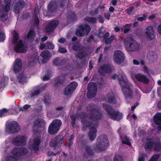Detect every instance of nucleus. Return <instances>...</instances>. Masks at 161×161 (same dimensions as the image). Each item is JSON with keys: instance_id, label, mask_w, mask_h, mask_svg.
<instances>
[{"instance_id": "1", "label": "nucleus", "mask_w": 161, "mask_h": 161, "mask_svg": "<svg viewBox=\"0 0 161 161\" xmlns=\"http://www.w3.org/2000/svg\"><path fill=\"white\" fill-rule=\"evenodd\" d=\"M96 147L93 148L89 145H86L84 147V157H87V156H92L94 155L96 152L105 150L109 144V140L107 136L104 134L100 135L98 137Z\"/></svg>"}, {"instance_id": "2", "label": "nucleus", "mask_w": 161, "mask_h": 161, "mask_svg": "<svg viewBox=\"0 0 161 161\" xmlns=\"http://www.w3.org/2000/svg\"><path fill=\"white\" fill-rule=\"evenodd\" d=\"M117 77L120 85L121 86L123 92L126 99H132L133 98L132 88L133 85L129 82L125 75L123 73H120L117 76L116 74L113 75L111 77L113 80H115Z\"/></svg>"}, {"instance_id": "3", "label": "nucleus", "mask_w": 161, "mask_h": 161, "mask_svg": "<svg viewBox=\"0 0 161 161\" xmlns=\"http://www.w3.org/2000/svg\"><path fill=\"white\" fill-rule=\"evenodd\" d=\"M103 106L111 119L114 120L119 121L123 118V114L115 110L112 106L105 103L103 104Z\"/></svg>"}, {"instance_id": "4", "label": "nucleus", "mask_w": 161, "mask_h": 161, "mask_svg": "<svg viewBox=\"0 0 161 161\" xmlns=\"http://www.w3.org/2000/svg\"><path fill=\"white\" fill-rule=\"evenodd\" d=\"M11 153L13 155H8L6 159V161H17L16 157L26 155L28 153L29 151L26 148L17 147L14 148Z\"/></svg>"}, {"instance_id": "5", "label": "nucleus", "mask_w": 161, "mask_h": 161, "mask_svg": "<svg viewBox=\"0 0 161 161\" xmlns=\"http://www.w3.org/2000/svg\"><path fill=\"white\" fill-rule=\"evenodd\" d=\"M83 125L86 127L90 129L88 135L90 141H93L96 138L97 132L96 124L92 121H85L83 122Z\"/></svg>"}, {"instance_id": "6", "label": "nucleus", "mask_w": 161, "mask_h": 161, "mask_svg": "<svg viewBox=\"0 0 161 161\" xmlns=\"http://www.w3.org/2000/svg\"><path fill=\"white\" fill-rule=\"evenodd\" d=\"M62 124V122L60 119L53 120L48 127V133L51 135L57 134L59 131Z\"/></svg>"}, {"instance_id": "7", "label": "nucleus", "mask_w": 161, "mask_h": 161, "mask_svg": "<svg viewBox=\"0 0 161 161\" xmlns=\"http://www.w3.org/2000/svg\"><path fill=\"white\" fill-rule=\"evenodd\" d=\"M91 27L87 24L80 25L76 31V34L78 37L87 35L90 31Z\"/></svg>"}, {"instance_id": "8", "label": "nucleus", "mask_w": 161, "mask_h": 161, "mask_svg": "<svg viewBox=\"0 0 161 161\" xmlns=\"http://www.w3.org/2000/svg\"><path fill=\"white\" fill-rule=\"evenodd\" d=\"M20 130V127L18 123L15 121L9 122L6 125V130L9 133L15 134Z\"/></svg>"}, {"instance_id": "9", "label": "nucleus", "mask_w": 161, "mask_h": 161, "mask_svg": "<svg viewBox=\"0 0 161 161\" xmlns=\"http://www.w3.org/2000/svg\"><path fill=\"white\" fill-rule=\"evenodd\" d=\"M86 97L89 99L94 97L97 92V87L95 83L91 82L88 84Z\"/></svg>"}, {"instance_id": "10", "label": "nucleus", "mask_w": 161, "mask_h": 161, "mask_svg": "<svg viewBox=\"0 0 161 161\" xmlns=\"http://www.w3.org/2000/svg\"><path fill=\"white\" fill-rule=\"evenodd\" d=\"M47 8V14L49 16H52L53 14L57 12L58 6L55 1H51L48 5Z\"/></svg>"}, {"instance_id": "11", "label": "nucleus", "mask_w": 161, "mask_h": 161, "mask_svg": "<svg viewBox=\"0 0 161 161\" xmlns=\"http://www.w3.org/2000/svg\"><path fill=\"white\" fill-rule=\"evenodd\" d=\"M125 58L124 54L121 51L116 50L114 51V60L117 64H120L124 61Z\"/></svg>"}, {"instance_id": "12", "label": "nucleus", "mask_w": 161, "mask_h": 161, "mask_svg": "<svg viewBox=\"0 0 161 161\" xmlns=\"http://www.w3.org/2000/svg\"><path fill=\"white\" fill-rule=\"evenodd\" d=\"M26 142L25 136L19 135L14 138L12 139L13 143L17 146H22L25 144Z\"/></svg>"}, {"instance_id": "13", "label": "nucleus", "mask_w": 161, "mask_h": 161, "mask_svg": "<svg viewBox=\"0 0 161 161\" xmlns=\"http://www.w3.org/2000/svg\"><path fill=\"white\" fill-rule=\"evenodd\" d=\"M59 23V21L57 20L50 21L45 28L46 32L47 33L53 32L58 25Z\"/></svg>"}, {"instance_id": "14", "label": "nucleus", "mask_w": 161, "mask_h": 161, "mask_svg": "<svg viewBox=\"0 0 161 161\" xmlns=\"http://www.w3.org/2000/svg\"><path fill=\"white\" fill-rule=\"evenodd\" d=\"M14 44V50L17 53H24L25 51V47L21 39L19 40L18 42Z\"/></svg>"}, {"instance_id": "15", "label": "nucleus", "mask_w": 161, "mask_h": 161, "mask_svg": "<svg viewBox=\"0 0 161 161\" xmlns=\"http://www.w3.org/2000/svg\"><path fill=\"white\" fill-rule=\"evenodd\" d=\"M112 71L111 67L109 64H103L98 69V72L102 76H103L105 73L110 74Z\"/></svg>"}, {"instance_id": "16", "label": "nucleus", "mask_w": 161, "mask_h": 161, "mask_svg": "<svg viewBox=\"0 0 161 161\" xmlns=\"http://www.w3.org/2000/svg\"><path fill=\"white\" fill-rule=\"evenodd\" d=\"M67 75V73L64 74L55 79L54 80V86L56 88H58L59 87L63 86Z\"/></svg>"}, {"instance_id": "17", "label": "nucleus", "mask_w": 161, "mask_h": 161, "mask_svg": "<svg viewBox=\"0 0 161 161\" xmlns=\"http://www.w3.org/2000/svg\"><path fill=\"white\" fill-rule=\"evenodd\" d=\"M78 83L75 82L70 83L65 88L64 94L66 96H68L77 87Z\"/></svg>"}, {"instance_id": "18", "label": "nucleus", "mask_w": 161, "mask_h": 161, "mask_svg": "<svg viewBox=\"0 0 161 161\" xmlns=\"http://www.w3.org/2000/svg\"><path fill=\"white\" fill-rule=\"evenodd\" d=\"M25 2L23 0H18L14 6L13 9L15 13L17 14H19L25 7Z\"/></svg>"}, {"instance_id": "19", "label": "nucleus", "mask_w": 161, "mask_h": 161, "mask_svg": "<svg viewBox=\"0 0 161 161\" xmlns=\"http://www.w3.org/2000/svg\"><path fill=\"white\" fill-rule=\"evenodd\" d=\"M146 30L145 35L147 39L148 40H152L154 39L155 37V34L153 28L149 26L147 27Z\"/></svg>"}, {"instance_id": "20", "label": "nucleus", "mask_w": 161, "mask_h": 161, "mask_svg": "<svg viewBox=\"0 0 161 161\" xmlns=\"http://www.w3.org/2000/svg\"><path fill=\"white\" fill-rule=\"evenodd\" d=\"M22 67V63L20 58H17L15 60L13 65V71L14 73L17 74L21 70Z\"/></svg>"}, {"instance_id": "21", "label": "nucleus", "mask_w": 161, "mask_h": 161, "mask_svg": "<svg viewBox=\"0 0 161 161\" xmlns=\"http://www.w3.org/2000/svg\"><path fill=\"white\" fill-rule=\"evenodd\" d=\"M103 117V114L98 110L95 112L92 113L90 114L89 119L93 121H98L100 120Z\"/></svg>"}, {"instance_id": "22", "label": "nucleus", "mask_w": 161, "mask_h": 161, "mask_svg": "<svg viewBox=\"0 0 161 161\" xmlns=\"http://www.w3.org/2000/svg\"><path fill=\"white\" fill-rule=\"evenodd\" d=\"M44 121L43 120L40 119H37L34 122L33 126L34 132L36 133H37L38 132V130H35L36 127L42 128L44 126Z\"/></svg>"}, {"instance_id": "23", "label": "nucleus", "mask_w": 161, "mask_h": 161, "mask_svg": "<svg viewBox=\"0 0 161 161\" xmlns=\"http://www.w3.org/2000/svg\"><path fill=\"white\" fill-rule=\"evenodd\" d=\"M139 47V45L138 43L136 41H134L128 46H127L126 48L129 51L134 52L138 51Z\"/></svg>"}, {"instance_id": "24", "label": "nucleus", "mask_w": 161, "mask_h": 161, "mask_svg": "<svg viewBox=\"0 0 161 161\" xmlns=\"http://www.w3.org/2000/svg\"><path fill=\"white\" fill-rule=\"evenodd\" d=\"M135 78L137 81L145 84H147L149 82V80L147 77L142 74H137L135 75Z\"/></svg>"}, {"instance_id": "25", "label": "nucleus", "mask_w": 161, "mask_h": 161, "mask_svg": "<svg viewBox=\"0 0 161 161\" xmlns=\"http://www.w3.org/2000/svg\"><path fill=\"white\" fill-rule=\"evenodd\" d=\"M51 53L48 51H43L41 54V56L42 58V62L45 63L48 61L51 57Z\"/></svg>"}, {"instance_id": "26", "label": "nucleus", "mask_w": 161, "mask_h": 161, "mask_svg": "<svg viewBox=\"0 0 161 161\" xmlns=\"http://www.w3.org/2000/svg\"><path fill=\"white\" fill-rule=\"evenodd\" d=\"M41 142V140L39 138L35 139L32 144L31 145V147L32 150L35 152H37L39 150V146Z\"/></svg>"}, {"instance_id": "27", "label": "nucleus", "mask_w": 161, "mask_h": 161, "mask_svg": "<svg viewBox=\"0 0 161 161\" xmlns=\"http://www.w3.org/2000/svg\"><path fill=\"white\" fill-rule=\"evenodd\" d=\"M11 0H5V5H2L0 6V9L1 10H4L6 12H9L11 5Z\"/></svg>"}, {"instance_id": "28", "label": "nucleus", "mask_w": 161, "mask_h": 161, "mask_svg": "<svg viewBox=\"0 0 161 161\" xmlns=\"http://www.w3.org/2000/svg\"><path fill=\"white\" fill-rule=\"evenodd\" d=\"M153 121L157 125H161V113H157L153 117Z\"/></svg>"}, {"instance_id": "29", "label": "nucleus", "mask_w": 161, "mask_h": 161, "mask_svg": "<svg viewBox=\"0 0 161 161\" xmlns=\"http://www.w3.org/2000/svg\"><path fill=\"white\" fill-rule=\"evenodd\" d=\"M59 140L58 137H55L50 141L49 143L50 146L54 147L55 149H56L59 143Z\"/></svg>"}, {"instance_id": "30", "label": "nucleus", "mask_w": 161, "mask_h": 161, "mask_svg": "<svg viewBox=\"0 0 161 161\" xmlns=\"http://www.w3.org/2000/svg\"><path fill=\"white\" fill-rule=\"evenodd\" d=\"M134 41L133 36L132 35L130 34L127 35L124 40V45L125 47L126 48L127 46H128L130 43Z\"/></svg>"}, {"instance_id": "31", "label": "nucleus", "mask_w": 161, "mask_h": 161, "mask_svg": "<svg viewBox=\"0 0 161 161\" xmlns=\"http://www.w3.org/2000/svg\"><path fill=\"white\" fill-rule=\"evenodd\" d=\"M36 36V34L35 31L31 29L28 32L26 38L28 40L33 41Z\"/></svg>"}, {"instance_id": "32", "label": "nucleus", "mask_w": 161, "mask_h": 161, "mask_svg": "<svg viewBox=\"0 0 161 161\" xmlns=\"http://www.w3.org/2000/svg\"><path fill=\"white\" fill-rule=\"evenodd\" d=\"M27 77L23 73H21L17 76V80L19 83L22 84L26 80Z\"/></svg>"}, {"instance_id": "33", "label": "nucleus", "mask_w": 161, "mask_h": 161, "mask_svg": "<svg viewBox=\"0 0 161 161\" xmlns=\"http://www.w3.org/2000/svg\"><path fill=\"white\" fill-rule=\"evenodd\" d=\"M65 63V61L57 57L55 59L53 62L54 65L56 66H62Z\"/></svg>"}, {"instance_id": "34", "label": "nucleus", "mask_w": 161, "mask_h": 161, "mask_svg": "<svg viewBox=\"0 0 161 161\" xmlns=\"http://www.w3.org/2000/svg\"><path fill=\"white\" fill-rule=\"evenodd\" d=\"M8 12H6L5 10H1L0 9V19L4 22L6 21L8 18V15L7 13Z\"/></svg>"}, {"instance_id": "35", "label": "nucleus", "mask_w": 161, "mask_h": 161, "mask_svg": "<svg viewBox=\"0 0 161 161\" xmlns=\"http://www.w3.org/2000/svg\"><path fill=\"white\" fill-rule=\"evenodd\" d=\"M68 18L72 21H74L76 20H77V17L76 16L74 12L69 11L67 13Z\"/></svg>"}, {"instance_id": "36", "label": "nucleus", "mask_w": 161, "mask_h": 161, "mask_svg": "<svg viewBox=\"0 0 161 161\" xmlns=\"http://www.w3.org/2000/svg\"><path fill=\"white\" fill-rule=\"evenodd\" d=\"M153 148L155 151L161 150V143L159 141L154 142Z\"/></svg>"}, {"instance_id": "37", "label": "nucleus", "mask_w": 161, "mask_h": 161, "mask_svg": "<svg viewBox=\"0 0 161 161\" xmlns=\"http://www.w3.org/2000/svg\"><path fill=\"white\" fill-rule=\"evenodd\" d=\"M53 73L51 70H48L47 72V74L43 77V80L44 81L48 80L50 77L52 76Z\"/></svg>"}, {"instance_id": "38", "label": "nucleus", "mask_w": 161, "mask_h": 161, "mask_svg": "<svg viewBox=\"0 0 161 161\" xmlns=\"http://www.w3.org/2000/svg\"><path fill=\"white\" fill-rule=\"evenodd\" d=\"M154 142L152 141H150L147 142L144 146V148L146 149L151 150L153 148Z\"/></svg>"}, {"instance_id": "39", "label": "nucleus", "mask_w": 161, "mask_h": 161, "mask_svg": "<svg viewBox=\"0 0 161 161\" xmlns=\"http://www.w3.org/2000/svg\"><path fill=\"white\" fill-rule=\"evenodd\" d=\"M108 101L109 103L112 104H115L117 103L116 98L114 96H111L108 97Z\"/></svg>"}, {"instance_id": "40", "label": "nucleus", "mask_w": 161, "mask_h": 161, "mask_svg": "<svg viewBox=\"0 0 161 161\" xmlns=\"http://www.w3.org/2000/svg\"><path fill=\"white\" fill-rule=\"evenodd\" d=\"M70 118L71 119V124L73 127H74L75 125L76 120V116L75 114H72L70 115Z\"/></svg>"}, {"instance_id": "41", "label": "nucleus", "mask_w": 161, "mask_h": 161, "mask_svg": "<svg viewBox=\"0 0 161 161\" xmlns=\"http://www.w3.org/2000/svg\"><path fill=\"white\" fill-rule=\"evenodd\" d=\"M84 20L90 23H94L96 22L97 20L96 18L86 17L84 18Z\"/></svg>"}, {"instance_id": "42", "label": "nucleus", "mask_w": 161, "mask_h": 161, "mask_svg": "<svg viewBox=\"0 0 161 161\" xmlns=\"http://www.w3.org/2000/svg\"><path fill=\"white\" fill-rule=\"evenodd\" d=\"M122 143L123 144L127 145L130 146H131V143L130 141V139L127 136H124V139H122Z\"/></svg>"}, {"instance_id": "43", "label": "nucleus", "mask_w": 161, "mask_h": 161, "mask_svg": "<svg viewBox=\"0 0 161 161\" xmlns=\"http://www.w3.org/2000/svg\"><path fill=\"white\" fill-rule=\"evenodd\" d=\"M115 39V36L114 35L111 36L109 37L106 39L104 41L106 44H108L110 43Z\"/></svg>"}, {"instance_id": "44", "label": "nucleus", "mask_w": 161, "mask_h": 161, "mask_svg": "<svg viewBox=\"0 0 161 161\" xmlns=\"http://www.w3.org/2000/svg\"><path fill=\"white\" fill-rule=\"evenodd\" d=\"M105 31V29L103 27H101L99 31L97 34V36L99 38L102 37Z\"/></svg>"}, {"instance_id": "45", "label": "nucleus", "mask_w": 161, "mask_h": 161, "mask_svg": "<svg viewBox=\"0 0 161 161\" xmlns=\"http://www.w3.org/2000/svg\"><path fill=\"white\" fill-rule=\"evenodd\" d=\"M19 39V35L18 33L16 32H15L13 35V42L14 44H15L18 42Z\"/></svg>"}, {"instance_id": "46", "label": "nucleus", "mask_w": 161, "mask_h": 161, "mask_svg": "<svg viewBox=\"0 0 161 161\" xmlns=\"http://www.w3.org/2000/svg\"><path fill=\"white\" fill-rule=\"evenodd\" d=\"M74 139V136L73 134H71L70 136V137L68 139V146L70 147L73 143V141Z\"/></svg>"}, {"instance_id": "47", "label": "nucleus", "mask_w": 161, "mask_h": 161, "mask_svg": "<svg viewBox=\"0 0 161 161\" xmlns=\"http://www.w3.org/2000/svg\"><path fill=\"white\" fill-rule=\"evenodd\" d=\"M40 93L41 91L39 89L36 90L31 92L30 96L31 97H35L37 96Z\"/></svg>"}, {"instance_id": "48", "label": "nucleus", "mask_w": 161, "mask_h": 161, "mask_svg": "<svg viewBox=\"0 0 161 161\" xmlns=\"http://www.w3.org/2000/svg\"><path fill=\"white\" fill-rule=\"evenodd\" d=\"M160 154H154L153 155L149 161H157L160 157Z\"/></svg>"}, {"instance_id": "49", "label": "nucleus", "mask_w": 161, "mask_h": 161, "mask_svg": "<svg viewBox=\"0 0 161 161\" xmlns=\"http://www.w3.org/2000/svg\"><path fill=\"white\" fill-rule=\"evenodd\" d=\"M31 107V105L29 104H25L22 107H20L19 108V111H24L27 110Z\"/></svg>"}, {"instance_id": "50", "label": "nucleus", "mask_w": 161, "mask_h": 161, "mask_svg": "<svg viewBox=\"0 0 161 161\" xmlns=\"http://www.w3.org/2000/svg\"><path fill=\"white\" fill-rule=\"evenodd\" d=\"M89 110L90 112V114H92V113L95 112L98 110L96 108V106L95 105H92L89 107Z\"/></svg>"}, {"instance_id": "51", "label": "nucleus", "mask_w": 161, "mask_h": 161, "mask_svg": "<svg viewBox=\"0 0 161 161\" xmlns=\"http://www.w3.org/2000/svg\"><path fill=\"white\" fill-rule=\"evenodd\" d=\"M80 46V45L78 43H75L74 44L72 47V49L75 51L79 50Z\"/></svg>"}, {"instance_id": "52", "label": "nucleus", "mask_w": 161, "mask_h": 161, "mask_svg": "<svg viewBox=\"0 0 161 161\" xmlns=\"http://www.w3.org/2000/svg\"><path fill=\"white\" fill-rule=\"evenodd\" d=\"M86 54L85 53L80 52L78 53L77 57L80 59H81L86 57Z\"/></svg>"}, {"instance_id": "53", "label": "nucleus", "mask_w": 161, "mask_h": 161, "mask_svg": "<svg viewBox=\"0 0 161 161\" xmlns=\"http://www.w3.org/2000/svg\"><path fill=\"white\" fill-rule=\"evenodd\" d=\"M8 112V110L6 108H3L0 110V117H2L5 115V114Z\"/></svg>"}, {"instance_id": "54", "label": "nucleus", "mask_w": 161, "mask_h": 161, "mask_svg": "<svg viewBox=\"0 0 161 161\" xmlns=\"http://www.w3.org/2000/svg\"><path fill=\"white\" fill-rule=\"evenodd\" d=\"M113 161H123V158L118 155H115Z\"/></svg>"}, {"instance_id": "55", "label": "nucleus", "mask_w": 161, "mask_h": 161, "mask_svg": "<svg viewBox=\"0 0 161 161\" xmlns=\"http://www.w3.org/2000/svg\"><path fill=\"white\" fill-rule=\"evenodd\" d=\"M134 9V7H130L129 8L126 9L125 11L128 15H130L132 14L131 13Z\"/></svg>"}, {"instance_id": "56", "label": "nucleus", "mask_w": 161, "mask_h": 161, "mask_svg": "<svg viewBox=\"0 0 161 161\" xmlns=\"http://www.w3.org/2000/svg\"><path fill=\"white\" fill-rule=\"evenodd\" d=\"M47 47L50 49H53L54 48V45L52 43L47 42Z\"/></svg>"}, {"instance_id": "57", "label": "nucleus", "mask_w": 161, "mask_h": 161, "mask_svg": "<svg viewBox=\"0 0 161 161\" xmlns=\"http://www.w3.org/2000/svg\"><path fill=\"white\" fill-rule=\"evenodd\" d=\"M58 52L61 53H65L67 52V50L65 48L60 47L58 48Z\"/></svg>"}, {"instance_id": "58", "label": "nucleus", "mask_w": 161, "mask_h": 161, "mask_svg": "<svg viewBox=\"0 0 161 161\" xmlns=\"http://www.w3.org/2000/svg\"><path fill=\"white\" fill-rule=\"evenodd\" d=\"M142 15V17H138L137 18V20L140 21H142L143 20H146L147 18L146 15L145 14H143Z\"/></svg>"}, {"instance_id": "59", "label": "nucleus", "mask_w": 161, "mask_h": 161, "mask_svg": "<svg viewBox=\"0 0 161 161\" xmlns=\"http://www.w3.org/2000/svg\"><path fill=\"white\" fill-rule=\"evenodd\" d=\"M34 25L36 26H38L40 21L39 18H34Z\"/></svg>"}, {"instance_id": "60", "label": "nucleus", "mask_w": 161, "mask_h": 161, "mask_svg": "<svg viewBox=\"0 0 161 161\" xmlns=\"http://www.w3.org/2000/svg\"><path fill=\"white\" fill-rule=\"evenodd\" d=\"M64 0H62L60 4V7L62 8H64L65 7L66 4L67 3H64Z\"/></svg>"}, {"instance_id": "61", "label": "nucleus", "mask_w": 161, "mask_h": 161, "mask_svg": "<svg viewBox=\"0 0 161 161\" xmlns=\"http://www.w3.org/2000/svg\"><path fill=\"white\" fill-rule=\"evenodd\" d=\"M136 95L137 96V98L140 99L141 97V94L140 92L137 89H136L135 90Z\"/></svg>"}, {"instance_id": "62", "label": "nucleus", "mask_w": 161, "mask_h": 161, "mask_svg": "<svg viewBox=\"0 0 161 161\" xmlns=\"http://www.w3.org/2000/svg\"><path fill=\"white\" fill-rule=\"evenodd\" d=\"M145 155L142 153L141 157L139 158V161H145Z\"/></svg>"}, {"instance_id": "63", "label": "nucleus", "mask_w": 161, "mask_h": 161, "mask_svg": "<svg viewBox=\"0 0 161 161\" xmlns=\"http://www.w3.org/2000/svg\"><path fill=\"white\" fill-rule=\"evenodd\" d=\"M104 16L108 20H109L110 16V14L109 13H105L104 14Z\"/></svg>"}, {"instance_id": "64", "label": "nucleus", "mask_w": 161, "mask_h": 161, "mask_svg": "<svg viewBox=\"0 0 161 161\" xmlns=\"http://www.w3.org/2000/svg\"><path fill=\"white\" fill-rule=\"evenodd\" d=\"M98 13V9L97 8L95 9L94 10H93L91 12L90 14L92 15H93L95 14H97Z\"/></svg>"}]
</instances>
